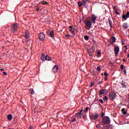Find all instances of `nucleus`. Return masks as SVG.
I'll return each instance as SVG.
<instances>
[{
	"mask_svg": "<svg viewBox=\"0 0 129 129\" xmlns=\"http://www.w3.org/2000/svg\"><path fill=\"white\" fill-rule=\"evenodd\" d=\"M29 129H34V127L31 126L29 127Z\"/></svg>",
	"mask_w": 129,
	"mask_h": 129,
	"instance_id": "obj_55",
	"label": "nucleus"
},
{
	"mask_svg": "<svg viewBox=\"0 0 129 129\" xmlns=\"http://www.w3.org/2000/svg\"><path fill=\"white\" fill-rule=\"evenodd\" d=\"M41 59L42 61H46V55L44 53H42L41 56Z\"/></svg>",
	"mask_w": 129,
	"mask_h": 129,
	"instance_id": "obj_18",
	"label": "nucleus"
},
{
	"mask_svg": "<svg viewBox=\"0 0 129 129\" xmlns=\"http://www.w3.org/2000/svg\"><path fill=\"white\" fill-rule=\"evenodd\" d=\"M114 51L115 55L117 56V55H118V53L119 52V47H118V46H114Z\"/></svg>",
	"mask_w": 129,
	"mask_h": 129,
	"instance_id": "obj_6",
	"label": "nucleus"
},
{
	"mask_svg": "<svg viewBox=\"0 0 129 129\" xmlns=\"http://www.w3.org/2000/svg\"><path fill=\"white\" fill-rule=\"evenodd\" d=\"M71 36L70 35V34H68V35H66V37H67V38H69V37H70Z\"/></svg>",
	"mask_w": 129,
	"mask_h": 129,
	"instance_id": "obj_45",
	"label": "nucleus"
},
{
	"mask_svg": "<svg viewBox=\"0 0 129 129\" xmlns=\"http://www.w3.org/2000/svg\"><path fill=\"white\" fill-rule=\"evenodd\" d=\"M69 29L71 33H72L73 35H75V28H73L72 26H70Z\"/></svg>",
	"mask_w": 129,
	"mask_h": 129,
	"instance_id": "obj_11",
	"label": "nucleus"
},
{
	"mask_svg": "<svg viewBox=\"0 0 129 129\" xmlns=\"http://www.w3.org/2000/svg\"><path fill=\"white\" fill-rule=\"evenodd\" d=\"M33 90V91L31 92V94H34V93H35V92H34L33 90Z\"/></svg>",
	"mask_w": 129,
	"mask_h": 129,
	"instance_id": "obj_54",
	"label": "nucleus"
},
{
	"mask_svg": "<svg viewBox=\"0 0 129 129\" xmlns=\"http://www.w3.org/2000/svg\"><path fill=\"white\" fill-rule=\"evenodd\" d=\"M107 99H108V98H107V96H105L104 100H106V101H107Z\"/></svg>",
	"mask_w": 129,
	"mask_h": 129,
	"instance_id": "obj_34",
	"label": "nucleus"
},
{
	"mask_svg": "<svg viewBox=\"0 0 129 129\" xmlns=\"http://www.w3.org/2000/svg\"><path fill=\"white\" fill-rule=\"evenodd\" d=\"M7 118L8 119V120H10V121H11V120H12V119H13V115L12 114H9L7 116Z\"/></svg>",
	"mask_w": 129,
	"mask_h": 129,
	"instance_id": "obj_20",
	"label": "nucleus"
},
{
	"mask_svg": "<svg viewBox=\"0 0 129 129\" xmlns=\"http://www.w3.org/2000/svg\"><path fill=\"white\" fill-rule=\"evenodd\" d=\"M121 111L123 114H126V111H125V109H124V108H122Z\"/></svg>",
	"mask_w": 129,
	"mask_h": 129,
	"instance_id": "obj_25",
	"label": "nucleus"
},
{
	"mask_svg": "<svg viewBox=\"0 0 129 129\" xmlns=\"http://www.w3.org/2000/svg\"><path fill=\"white\" fill-rule=\"evenodd\" d=\"M36 11H37V12H39V11H40V9L37 8V9H36Z\"/></svg>",
	"mask_w": 129,
	"mask_h": 129,
	"instance_id": "obj_51",
	"label": "nucleus"
},
{
	"mask_svg": "<svg viewBox=\"0 0 129 129\" xmlns=\"http://www.w3.org/2000/svg\"><path fill=\"white\" fill-rule=\"evenodd\" d=\"M123 62H125V61H126V60H125V59L123 58Z\"/></svg>",
	"mask_w": 129,
	"mask_h": 129,
	"instance_id": "obj_57",
	"label": "nucleus"
},
{
	"mask_svg": "<svg viewBox=\"0 0 129 129\" xmlns=\"http://www.w3.org/2000/svg\"><path fill=\"white\" fill-rule=\"evenodd\" d=\"M82 111H83V109H81L79 112H78V113L76 114L75 115V117H77L78 118V117H79L80 116V115H81V114H82V115H83V114H82Z\"/></svg>",
	"mask_w": 129,
	"mask_h": 129,
	"instance_id": "obj_13",
	"label": "nucleus"
},
{
	"mask_svg": "<svg viewBox=\"0 0 129 129\" xmlns=\"http://www.w3.org/2000/svg\"><path fill=\"white\" fill-rule=\"evenodd\" d=\"M109 24L110 28H113V26L112 25V21L110 20H109Z\"/></svg>",
	"mask_w": 129,
	"mask_h": 129,
	"instance_id": "obj_24",
	"label": "nucleus"
},
{
	"mask_svg": "<svg viewBox=\"0 0 129 129\" xmlns=\"http://www.w3.org/2000/svg\"><path fill=\"white\" fill-rule=\"evenodd\" d=\"M108 47H109V44L108 45Z\"/></svg>",
	"mask_w": 129,
	"mask_h": 129,
	"instance_id": "obj_62",
	"label": "nucleus"
},
{
	"mask_svg": "<svg viewBox=\"0 0 129 129\" xmlns=\"http://www.w3.org/2000/svg\"><path fill=\"white\" fill-rule=\"evenodd\" d=\"M124 67V66L123 65L121 64L120 66L121 70H123Z\"/></svg>",
	"mask_w": 129,
	"mask_h": 129,
	"instance_id": "obj_38",
	"label": "nucleus"
},
{
	"mask_svg": "<svg viewBox=\"0 0 129 129\" xmlns=\"http://www.w3.org/2000/svg\"><path fill=\"white\" fill-rule=\"evenodd\" d=\"M49 35L50 36V37H51V38H54V31H51L49 33Z\"/></svg>",
	"mask_w": 129,
	"mask_h": 129,
	"instance_id": "obj_22",
	"label": "nucleus"
},
{
	"mask_svg": "<svg viewBox=\"0 0 129 129\" xmlns=\"http://www.w3.org/2000/svg\"><path fill=\"white\" fill-rule=\"evenodd\" d=\"M46 60L47 61H51V60H52V58H51V57L50 56H48V55H46Z\"/></svg>",
	"mask_w": 129,
	"mask_h": 129,
	"instance_id": "obj_23",
	"label": "nucleus"
},
{
	"mask_svg": "<svg viewBox=\"0 0 129 129\" xmlns=\"http://www.w3.org/2000/svg\"><path fill=\"white\" fill-rule=\"evenodd\" d=\"M97 58H100V57L101 56V51H100V50H97Z\"/></svg>",
	"mask_w": 129,
	"mask_h": 129,
	"instance_id": "obj_19",
	"label": "nucleus"
},
{
	"mask_svg": "<svg viewBox=\"0 0 129 129\" xmlns=\"http://www.w3.org/2000/svg\"><path fill=\"white\" fill-rule=\"evenodd\" d=\"M84 39L86 41H88V40H89V37H88V35H85L84 36Z\"/></svg>",
	"mask_w": 129,
	"mask_h": 129,
	"instance_id": "obj_26",
	"label": "nucleus"
},
{
	"mask_svg": "<svg viewBox=\"0 0 129 129\" xmlns=\"http://www.w3.org/2000/svg\"><path fill=\"white\" fill-rule=\"evenodd\" d=\"M99 102H100L101 103L103 104V100H102V99H100L99 100Z\"/></svg>",
	"mask_w": 129,
	"mask_h": 129,
	"instance_id": "obj_36",
	"label": "nucleus"
},
{
	"mask_svg": "<svg viewBox=\"0 0 129 129\" xmlns=\"http://www.w3.org/2000/svg\"><path fill=\"white\" fill-rule=\"evenodd\" d=\"M93 85H94V82H92L91 83V85L90 86V87H92V86H93Z\"/></svg>",
	"mask_w": 129,
	"mask_h": 129,
	"instance_id": "obj_39",
	"label": "nucleus"
},
{
	"mask_svg": "<svg viewBox=\"0 0 129 129\" xmlns=\"http://www.w3.org/2000/svg\"><path fill=\"white\" fill-rule=\"evenodd\" d=\"M38 38H39L40 41H44V40H45V38H46V37H45V34H44L42 33H39V34L38 35Z\"/></svg>",
	"mask_w": 129,
	"mask_h": 129,
	"instance_id": "obj_7",
	"label": "nucleus"
},
{
	"mask_svg": "<svg viewBox=\"0 0 129 129\" xmlns=\"http://www.w3.org/2000/svg\"><path fill=\"white\" fill-rule=\"evenodd\" d=\"M95 51V47L92 46V48L88 50V54L90 57L93 56V52Z\"/></svg>",
	"mask_w": 129,
	"mask_h": 129,
	"instance_id": "obj_4",
	"label": "nucleus"
},
{
	"mask_svg": "<svg viewBox=\"0 0 129 129\" xmlns=\"http://www.w3.org/2000/svg\"><path fill=\"white\" fill-rule=\"evenodd\" d=\"M83 117H84V115L83 116Z\"/></svg>",
	"mask_w": 129,
	"mask_h": 129,
	"instance_id": "obj_63",
	"label": "nucleus"
},
{
	"mask_svg": "<svg viewBox=\"0 0 129 129\" xmlns=\"http://www.w3.org/2000/svg\"><path fill=\"white\" fill-rule=\"evenodd\" d=\"M11 29L12 33H15V32H17V30H18V24L14 23L12 24L11 26Z\"/></svg>",
	"mask_w": 129,
	"mask_h": 129,
	"instance_id": "obj_3",
	"label": "nucleus"
},
{
	"mask_svg": "<svg viewBox=\"0 0 129 129\" xmlns=\"http://www.w3.org/2000/svg\"><path fill=\"white\" fill-rule=\"evenodd\" d=\"M104 75L105 76V77H108V74H107L106 72L104 73Z\"/></svg>",
	"mask_w": 129,
	"mask_h": 129,
	"instance_id": "obj_31",
	"label": "nucleus"
},
{
	"mask_svg": "<svg viewBox=\"0 0 129 129\" xmlns=\"http://www.w3.org/2000/svg\"><path fill=\"white\" fill-rule=\"evenodd\" d=\"M109 97L111 100H114L116 98V94L114 92H111L109 93Z\"/></svg>",
	"mask_w": 129,
	"mask_h": 129,
	"instance_id": "obj_2",
	"label": "nucleus"
},
{
	"mask_svg": "<svg viewBox=\"0 0 129 129\" xmlns=\"http://www.w3.org/2000/svg\"><path fill=\"white\" fill-rule=\"evenodd\" d=\"M96 19H97V16H96L95 15H92L91 20L92 23H93V24H95V21H96Z\"/></svg>",
	"mask_w": 129,
	"mask_h": 129,
	"instance_id": "obj_10",
	"label": "nucleus"
},
{
	"mask_svg": "<svg viewBox=\"0 0 129 129\" xmlns=\"http://www.w3.org/2000/svg\"><path fill=\"white\" fill-rule=\"evenodd\" d=\"M122 19H123V20H126V19H127V17H126V15H123L122 16Z\"/></svg>",
	"mask_w": 129,
	"mask_h": 129,
	"instance_id": "obj_27",
	"label": "nucleus"
},
{
	"mask_svg": "<svg viewBox=\"0 0 129 129\" xmlns=\"http://www.w3.org/2000/svg\"><path fill=\"white\" fill-rule=\"evenodd\" d=\"M3 74H4V75H7V72H3Z\"/></svg>",
	"mask_w": 129,
	"mask_h": 129,
	"instance_id": "obj_49",
	"label": "nucleus"
},
{
	"mask_svg": "<svg viewBox=\"0 0 129 129\" xmlns=\"http://www.w3.org/2000/svg\"><path fill=\"white\" fill-rule=\"evenodd\" d=\"M102 83V81H100L99 82V85H100V84H101Z\"/></svg>",
	"mask_w": 129,
	"mask_h": 129,
	"instance_id": "obj_52",
	"label": "nucleus"
},
{
	"mask_svg": "<svg viewBox=\"0 0 129 129\" xmlns=\"http://www.w3.org/2000/svg\"><path fill=\"white\" fill-rule=\"evenodd\" d=\"M41 4H42V5H48V3H47V2H46V1H42V2H41Z\"/></svg>",
	"mask_w": 129,
	"mask_h": 129,
	"instance_id": "obj_30",
	"label": "nucleus"
},
{
	"mask_svg": "<svg viewBox=\"0 0 129 129\" xmlns=\"http://www.w3.org/2000/svg\"><path fill=\"white\" fill-rule=\"evenodd\" d=\"M99 105H100V106H101V104H100V103H99Z\"/></svg>",
	"mask_w": 129,
	"mask_h": 129,
	"instance_id": "obj_59",
	"label": "nucleus"
},
{
	"mask_svg": "<svg viewBox=\"0 0 129 129\" xmlns=\"http://www.w3.org/2000/svg\"><path fill=\"white\" fill-rule=\"evenodd\" d=\"M122 88H126V83L122 82L121 84Z\"/></svg>",
	"mask_w": 129,
	"mask_h": 129,
	"instance_id": "obj_21",
	"label": "nucleus"
},
{
	"mask_svg": "<svg viewBox=\"0 0 129 129\" xmlns=\"http://www.w3.org/2000/svg\"><path fill=\"white\" fill-rule=\"evenodd\" d=\"M88 109H89V107H86L84 111H88Z\"/></svg>",
	"mask_w": 129,
	"mask_h": 129,
	"instance_id": "obj_40",
	"label": "nucleus"
},
{
	"mask_svg": "<svg viewBox=\"0 0 129 129\" xmlns=\"http://www.w3.org/2000/svg\"><path fill=\"white\" fill-rule=\"evenodd\" d=\"M58 69H59V68L58 67V66L55 65L54 66V67L52 69V71L53 72H54V73H56L58 71Z\"/></svg>",
	"mask_w": 129,
	"mask_h": 129,
	"instance_id": "obj_12",
	"label": "nucleus"
},
{
	"mask_svg": "<svg viewBox=\"0 0 129 129\" xmlns=\"http://www.w3.org/2000/svg\"><path fill=\"white\" fill-rule=\"evenodd\" d=\"M124 42H125V40H124V39H122V40H121V44H122V45L125 44V43H124Z\"/></svg>",
	"mask_w": 129,
	"mask_h": 129,
	"instance_id": "obj_28",
	"label": "nucleus"
},
{
	"mask_svg": "<svg viewBox=\"0 0 129 129\" xmlns=\"http://www.w3.org/2000/svg\"><path fill=\"white\" fill-rule=\"evenodd\" d=\"M75 121H76V118H74L73 119H72L71 120V122H74Z\"/></svg>",
	"mask_w": 129,
	"mask_h": 129,
	"instance_id": "obj_33",
	"label": "nucleus"
},
{
	"mask_svg": "<svg viewBox=\"0 0 129 129\" xmlns=\"http://www.w3.org/2000/svg\"><path fill=\"white\" fill-rule=\"evenodd\" d=\"M78 7H81V6H82V3H81V2H79L78 3Z\"/></svg>",
	"mask_w": 129,
	"mask_h": 129,
	"instance_id": "obj_29",
	"label": "nucleus"
},
{
	"mask_svg": "<svg viewBox=\"0 0 129 129\" xmlns=\"http://www.w3.org/2000/svg\"><path fill=\"white\" fill-rule=\"evenodd\" d=\"M96 127H97V128H99V127H101L102 128V127H101V126L98 125V124H97L96 125Z\"/></svg>",
	"mask_w": 129,
	"mask_h": 129,
	"instance_id": "obj_35",
	"label": "nucleus"
},
{
	"mask_svg": "<svg viewBox=\"0 0 129 129\" xmlns=\"http://www.w3.org/2000/svg\"><path fill=\"white\" fill-rule=\"evenodd\" d=\"M45 123H46V122H43V123H42L41 125H44V124H45Z\"/></svg>",
	"mask_w": 129,
	"mask_h": 129,
	"instance_id": "obj_50",
	"label": "nucleus"
},
{
	"mask_svg": "<svg viewBox=\"0 0 129 129\" xmlns=\"http://www.w3.org/2000/svg\"><path fill=\"white\" fill-rule=\"evenodd\" d=\"M85 23V26L88 28H90L92 25V23L89 20H86Z\"/></svg>",
	"mask_w": 129,
	"mask_h": 129,
	"instance_id": "obj_8",
	"label": "nucleus"
},
{
	"mask_svg": "<svg viewBox=\"0 0 129 129\" xmlns=\"http://www.w3.org/2000/svg\"><path fill=\"white\" fill-rule=\"evenodd\" d=\"M102 129H111V127L110 125H106L105 124L103 125Z\"/></svg>",
	"mask_w": 129,
	"mask_h": 129,
	"instance_id": "obj_15",
	"label": "nucleus"
},
{
	"mask_svg": "<svg viewBox=\"0 0 129 129\" xmlns=\"http://www.w3.org/2000/svg\"><path fill=\"white\" fill-rule=\"evenodd\" d=\"M129 27L128 24L127 23H124L122 25V28L124 30H126Z\"/></svg>",
	"mask_w": 129,
	"mask_h": 129,
	"instance_id": "obj_14",
	"label": "nucleus"
},
{
	"mask_svg": "<svg viewBox=\"0 0 129 129\" xmlns=\"http://www.w3.org/2000/svg\"><path fill=\"white\" fill-rule=\"evenodd\" d=\"M105 81H107V77H105Z\"/></svg>",
	"mask_w": 129,
	"mask_h": 129,
	"instance_id": "obj_48",
	"label": "nucleus"
},
{
	"mask_svg": "<svg viewBox=\"0 0 129 129\" xmlns=\"http://www.w3.org/2000/svg\"><path fill=\"white\" fill-rule=\"evenodd\" d=\"M123 72L124 74H126V70L125 69L124 70Z\"/></svg>",
	"mask_w": 129,
	"mask_h": 129,
	"instance_id": "obj_47",
	"label": "nucleus"
},
{
	"mask_svg": "<svg viewBox=\"0 0 129 129\" xmlns=\"http://www.w3.org/2000/svg\"><path fill=\"white\" fill-rule=\"evenodd\" d=\"M106 91V89H102L100 91L99 93V95H102L103 94H104V92Z\"/></svg>",
	"mask_w": 129,
	"mask_h": 129,
	"instance_id": "obj_17",
	"label": "nucleus"
},
{
	"mask_svg": "<svg viewBox=\"0 0 129 129\" xmlns=\"http://www.w3.org/2000/svg\"><path fill=\"white\" fill-rule=\"evenodd\" d=\"M25 36H24V37H25V38H26V40L27 41V42H29V38L30 37V33H29V31H26V32H25Z\"/></svg>",
	"mask_w": 129,
	"mask_h": 129,
	"instance_id": "obj_9",
	"label": "nucleus"
},
{
	"mask_svg": "<svg viewBox=\"0 0 129 129\" xmlns=\"http://www.w3.org/2000/svg\"><path fill=\"white\" fill-rule=\"evenodd\" d=\"M102 75H103V73H102Z\"/></svg>",
	"mask_w": 129,
	"mask_h": 129,
	"instance_id": "obj_61",
	"label": "nucleus"
},
{
	"mask_svg": "<svg viewBox=\"0 0 129 129\" xmlns=\"http://www.w3.org/2000/svg\"><path fill=\"white\" fill-rule=\"evenodd\" d=\"M129 57V54H127V58Z\"/></svg>",
	"mask_w": 129,
	"mask_h": 129,
	"instance_id": "obj_60",
	"label": "nucleus"
},
{
	"mask_svg": "<svg viewBox=\"0 0 129 129\" xmlns=\"http://www.w3.org/2000/svg\"><path fill=\"white\" fill-rule=\"evenodd\" d=\"M124 48H125V50H127V45H125V46H124Z\"/></svg>",
	"mask_w": 129,
	"mask_h": 129,
	"instance_id": "obj_44",
	"label": "nucleus"
},
{
	"mask_svg": "<svg viewBox=\"0 0 129 129\" xmlns=\"http://www.w3.org/2000/svg\"><path fill=\"white\" fill-rule=\"evenodd\" d=\"M101 68H100V67H97V71H100L101 70Z\"/></svg>",
	"mask_w": 129,
	"mask_h": 129,
	"instance_id": "obj_37",
	"label": "nucleus"
},
{
	"mask_svg": "<svg viewBox=\"0 0 129 129\" xmlns=\"http://www.w3.org/2000/svg\"><path fill=\"white\" fill-rule=\"evenodd\" d=\"M113 10H114V11H116V8L115 7H114L113 8Z\"/></svg>",
	"mask_w": 129,
	"mask_h": 129,
	"instance_id": "obj_53",
	"label": "nucleus"
},
{
	"mask_svg": "<svg viewBox=\"0 0 129 129\" xmlns=\"http://www.w3.org/2000/svg\"><path fill=\"white\" fill-rule=\"evenodd\" d=\"M111 40H112V41H110V43L112 45H113V44H114V43H115V41H116V39H115V37L112 36L111 37Z\"/></svg>",
	"mask_w": 129,
	"mask_h": 129,
	"instance_id": "obj_16",
	"label": "nucleus"
},
{
	"mask_svg": "<svg viewBox=\"0 0 129 129\" xmlns=\"http://www.w3.org/2000/svg\"><path fill=\"white\" fill-rule=\"evenodd\" d=\"M98 117H99V114H98V113H95L94 114V115H92V116H90V118L91 119V120H95V119H96V118H98Z\"/></svg>",
	"mask_w": 129,
	"mask_h": 129,
	"instance_id": "obj_5",
	"label": "nucleus"
},
{
	"mask_svg": "<svg viewBox=\"0 0 129 129\" xmlns=\"http://www.w3.org/2000/svg\"><path fill=\"white\" fill-rule=\"evenodd\" d=\"M94 45H96V41L95 40H93Z\"/></svg>",
	"mask_w": 129,
	"mask_h": 129,
	"instance_id": "obj_46",
	"label": "nucleus"
},
{
	"mask_svg": "<svg viewBox=\"0 0 129 129\" xmlns=\"http://www.w3.org/2000/svg\"><path fill=\"white\" fill-rule=\"evenodd\" d=\"M1 71H5V69H1Z\"/></svg>",
	"mask_w": 129,
	"mask_h": 129,
	"instance_id": "obj_56",
	"label": "nucleus"
},
{
	"mask_svg": "<svg viewBox=\"0 0 129 129\" xmlns=\"http://www.w3.org/2000/svg\"><path fill=\"white\" fill-rule=\"evenodd\" d=\"M125 15L127 18H128L129 17V12H127V13Z\"/></svg>",
	"mask_w": 129,
	"mask_h": 129,
	"instance_id": "obj_41",
	"label": "nucleus"
},
{
	"mask_svg": "<svg viewBox=\"0 0 129 129\" xmlns=\"http://www.w3.org/2000/svg\"><path fill=\"white\" fill-rule=\"evenodd\" d=\"M110 123V119L108 116H105L103 117L102 119V125H104V124H109Z\"/></svg>",
	"mask_w": 129,
	"mask_h": 129,
	"instance_id": "obj_1",
	"label": "nucleus"
},
{
	"mask_svg": "<svg viewBox=\"0 0 129 129\" xmlns=\"http://www.w3.org/2000/svg\"><path fill=\"white\" fill-rule=\"evenodd\" d=\"M115 14H116V15H119L120 14L119 12H117V10H115Z\"/></svg>",
	"mask_w": 129,
	"mask_h": 129,
	"instance_id": "obj_42",
	"label": "nucleus"
},
{
	"mask_svg": "<svg viewBox=\"0 0 129 129\" xmlns=\"http://www.w3.org/2000/svg\"><path fill=\"white\" fill-rule=\"evenodd\" d=\"M105 115V113H104V112H102V114H101V116H102V117H103Z\"/></svg>",
	"mask_w": 129,
	"mask_h": 129,
	"instance_id": "obj_43",
	"label": "nucleus"
},
{
	"mask_svg": "<svg viewBox=\"0 0 129 129\" xmlns=\"http://www.w3.org/2000/svg\"><path fill=\"white\" fill-rule=\"evenodd\" d=\"M124 53H126V50H124Z\"/></svg>",
	"mask_w": 129,
	"mask_h": 129,
	"instance_id": "obj_58",
	"label": "nucleus"
},
{
	"mask_svg": "<svg viewBox=\"0 0 129 129\" xmlns=\"http://www.w3.org/2000/svg\"><path fill=\"white\" fill-rule=\"evenodd\" d=\"M87 3V2L86 1H84V0H83L82 2V4L84 5H86Z\"/></svg>",
	"mask_w": 129,
	"mask_h": 129,
	"instance_id": "obj_32",
	"label": "nucleus"
}]
</instances>
